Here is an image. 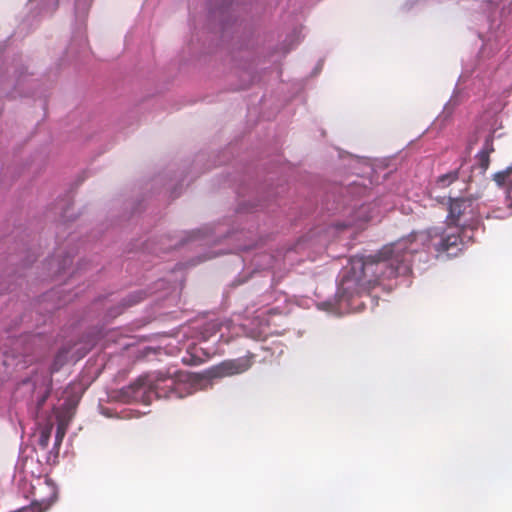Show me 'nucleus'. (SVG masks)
Listing matches in <instances>:
<instances>
[{
  "instance_id": "obj_1",
  "label": "nucleus",
  "mask_w": 512,
  "mask_h": 512,
  "mask_svg": "<svg viewBox=\"0 0 512 512\" xmlns=\"http://www.w3.org/2000/svg\"><path fill=\"white\" fill-rule=\"evenodd\" d=\"M433 242L434 228H431L386 245L374 256L351 258L342 271L337 290L339 301L366 291L381 280L407 275L409 257L434 251Z\"/></svg>"
},
{
  "instance_id": "obj_2",
  "label": "nucleus",
  "mask_w": 512,
  "mask_h": 512,
  "mask_svg": "<svg viewBox=\"0 0 512 512\" xmlns=\"http://www.w3.org/2000/svg\"><path fill=\"white\" fill-rule=\"evenodd\" d=\"M50 388V377L39 373L23 381L18 387L20 393L31 394V404L35 409L38 424L37 442L42 449L48 447L53 432L54 447L58 448L61 445L79 401V395L74 392V388L68 386L60 396L57 392L55 393L57 402L52 403L46 409V399Z\"/></svg>"
},
{
  "instance_id": "obj_3",
  "label": "nucleus",
  "mask_w": 512,
  "mask_h": 512,
  "mask_svg": "<svg viewBox=\"0 0 512 512\" xmlns=\"http://www.w3.org/2000/svg\"><path fill=\"white\" fill-rule=\"evenodd\" d=\"M188 380L190 377L183 373L177 376L157 373L138 379L127 388L126 393L133 400L142 402H150L154 397L182 398L192 393L191 389H186Z\"/></svg>"
},
{
  "instance_id": "obj_4",
  "label": "nucleus",
  "mask_w": 512,
  "mask_h": 512,
  "mask_svg": "<svg viewBox=\"0 0 512 512\" xmlns=\"http://www.w3.org/2000/svg\"><path fill=\"white\" fill-rule=\"evenodd\" d=\"M266 313V310L258 311L250 324L242 323L236 325L232 320L211 321L204 327L202 337L204 340H209L213 335L218 333L219 340L228 343L234 336L243 332L251 338L259 339L266 333V326L268 325V322L264 319Z\"/></svg>"
},
{
  "instance_id": "obj_5",
  "label": "nucleus",
  "mask_w": 512,
  "mask_h": 512,
  "mask_svg": "<svg viewBox=\"0 0 512 512\" xmlns=\"http://www.w3.org/2000/svg\"><path fill=\"white\" fill-rule=\"evenodd\" d=\"M471 231L457 225L449 226L445 232L441 228H434V252H448L450 255H456L472 240Z\"/></svg>"
},
{
  "instance_id": "obj_6",
  "label": "nucleus",
  "mask_w": 512,
  "mask_h": 512,
  "mask_svg": "<svg viewBox=\"0 0 512 512\" xmlns=\"http://www.w3.org/2000/svg\"><path fill=\"white\" fill-rule=\"evenodd\" d=\"M31 505L18 510V512H45L57 498V488L48 478H36L31 483Z\"/></svg>"
},
{
  "instance_id": "obj_7",
  "label": "nucleus",
  "mask_w": 512,
  "mask_h": 512,
  "mask_svg": "<svg viewBox=\"0 0 512 512\" xmlns=\"http://www.w3.org/2000/svg\"><path fill=\"white\" fill-rule=\"evenodd\" d=\"M446 203L449 204L448 218L451 223L469 230L474 229L477 222V204L474 199L453 197Z\"/></svg>"
},
{
  "instance_id": "obj_8",
  "label": "nucleus",
  "mask_w": 512,
  "mask_h": 512,
  "mask_svg": "<svg viewBox=\"0 0 512 512\" xmlns=\"http://www.w3.org/2000/svg\"><path fill=\"white\" fill-rule=\"evenodd\" d=\"M251 366V362L248 358H238L233 360H227L219 365L213 367L210 370L212 377H227L240 374L248 370Z\"/></svg>"
},
{
  "instance_id": "obj_9",
  "label": "nucleus",
  "mask_w": 512,
  "mask_h": 512,
  "mask_svg": "<svg viewBox=\"0 0 512 512\" xmlns=\"http://www.w3.org/2000/svg\"><path fill=\"white\" fill-rule=\"evenodd\" d=\"M458 183V172L451 171L447 174L441 175L437 178L435 184L431 189V196L435 198L437 201L446 204L449 200H452L454 197L452 191H449L447 194H441L440 191L448 188L450 185Z\"/></svg>"
},
{
  "instance_id": "obj_10",
  "label": "nucleus",
  "mask_w": 512,
  "mask_h": 512,
  "mask_svg": "<svg viewBox=\"0 0 512 512\" xmlns=\"http://www.w3.org/2000/svg\"><path fill=\"white\" fill-rule=\"evenodd\" d=\"M90 348H75L72 352L70 348L63 347L56 354L53 363L51 365V372L58 371L65 363L69 361H77L82 358Z\"/></svg>"
},
{
  "instance_id": "obj_11",
  "label": "nucleus",
  "mask_w": 512,
  "mask_h": 512,
  "mask_svg": "<svg viewBox=\"0 0 512 512\" xmlns=\"http://www.w3.org/2000/svg\"><path fill=\"white\" fill-rule=\"evenodd\" d=\"M492 136L489 135L484 143L482 150L477 154L476 159L482 171H486L489 166V155L493 152Z\"/></svg>"
},
{
  "instance_id": "obj_12",
  "label": "nucleus",
  "mask_w": 512,
  "mask_h": 512,
  "mask_svg": "<svg viewBox=\"0 0 512 512\" xmlns=\"http://www.w3.org/2000/svg\"><path fill=\"white\" fill-rule=\"evenodd\" d=\"M61 0H28L31 9H37L42 14L52 13Z\"/></svg>"
},
{
  "instance_id": "obj_13",
  "label": "nucleus",
  "mask_w": 512,
  "mask_h": 512,
  "mask_svg": "<svg viewBox=\"0 0 512 512\" xmlns=\"http://www.w3.org/2000/svg\"><path fill=\"white\" fill-rule=\"evenodd\" d=\"M495 182L499 186L509 185L512 183V165L506 170L498 172L494 176Z\"/></svg>"
},
{
  "instance_id": "obj_14",
  "label": "nucleus",
  "mask_w": 512,
  "mask_h": 512,
  "mask_svg": "<svg viewBox=\"0 0 512 512\" xmlns=\"http://www.w3.org/2000/svg\"><path fill=\"white\" fill-rule=\"evenodd\" d=\"M91 1L92 0H76L75 5L77 11L80 13H85L88 10Z\"/></svg>"
},
{
  "instance_id": "obj_15",
  "label": "nucleus",
  "mask_w": 512,
  "mask_h": 512,
  "mask_svg": "<svg viewBox=\"0 0 512 512\" xmlns=\"http://www.w3.org/2000/svg\"><path fill=\"white\" fill-rule=\"evenodd\" d=\"M508 200H509V204H508L509 212L506 214L495 212V215H494L495 218H504V217L512 215V192L511 191H508Z\"/></svg>"
},
{
  "instance_id": "obj_16",
  "label": "nucleus",
  "mask_w": 512,
  "mask_h": 512,
  "mask_svg": "<svg viewBox=\"0 0 512 512\" xmlns=\"http://www.w3.org/2000/svg\"><path fill=\"white\" fill-rule=\"evenodd\" d=\"M142 298H143V293L136 292L129 297L127 305L128 306L134 305V304L138 303Z\"/></svg>"
},
{
  "instance_id": "obj_17",
  "label": "nucleus",
  "mask_w": 512,
  "mask_h": 512,
  "mask_svg": "<svg viewBox=\"0 0 512 512\" xmlns=\"http://www.w3.org/2000/svg\"><path fill=\"white\" fill-rule=\"evenodd\" d=\"M365 211H366V207H362L361 211L359 212L358 220L368 221L373 218L372 216L364 215Z\"/></svg>"
},
{
  "instance_id": "obj_18",
  "label": "nucleus",
  "mask_w": 512,
  "mask_h": 512,
  "mask_svg": "<svg viewBox=\"0 0 512 512\" xmlns=\"http://www.w3.org/2000/svg\"><path fill=\"white\" fill-rule=\"evenodd\" d=\"M346 225H356V222L353 221V222H348Z\"/></svg>"
}]
</instances>
